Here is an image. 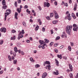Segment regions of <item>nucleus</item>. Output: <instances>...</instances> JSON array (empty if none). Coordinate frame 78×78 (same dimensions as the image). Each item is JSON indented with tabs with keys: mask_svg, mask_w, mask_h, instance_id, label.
Wrapping results in <instances>:
<instances>
[{
	"mask_svg": "<svg viewBox=\"0 0 78 78\" xmlns=\"http://www.w3.org/2000/svg\"><path fill=\"white\" fill-rule=\"evenodd\" d=\"M25 33V32L24 31V30H22V32H21L18 35V40H20V35H22V34H23Z\"/></svg>",
	"mask_w": 78,
	"mask_h": 78,
	"instance_id": "1",
	"label": "nucleus"
},
{
	"mask_svg": "<svg viewBox=\"0 0 78 78\" xmlns=\"http://www.w3.org/2000/svg\"><path fill=\"white\" fill-rule=\"evenodd\" d=\"M53 12L55 14V19H57L59 18V15L58 14V13L56 12L55 11H54Z\"/></svg>",
	"mask_w": 78,
	"mask_h": 78,
	"instance_id": "2",
	"label": "nucleus"
},
{
	"mask_svg": "<svg viewBox=\"0 0 78 78\" xmlns=\"http://www.w3.org/2000/svg\"><path fill=\"white\" fill-rule=\"evenodd\" d=\"M9 12H7L5 13V21H6V17H7V16H8L9 14Z\"/></svg>",
	"mask_w": 78,
	"mask_h": 78,
	"instance_id": "3",
	"label": "nucleus"
},
{
	"mask_svg": "<svg viewBox=\"0 0 78 78\" xmlns=\"http://www.w3.org/2000/svg\"><path fill=\"white\" fill-rule=\"evenodd\" d=\"M72 28V26L71 25L69 26V35H70V33H71V30Z\"/></svg>",
	"mask_w": 78,
	"mask_h": 78,
	"instance_id": "4",
	"label": "nucleus"
},
{
	"mask_svg": "<svg viewBox=\"0 0 78 78\" xmlns=\"http://www.w3.org/2000/svg\"><path fill=\"white\" fill-rule=\"evenodd\" d=\"M6 28H2L0 29V31L1 32H3L4 33H5L6 31Z\"/></svg>",
	"mask_w": 78,
	"mask_h": 78,
	"instance_id": "5",
	"label": "nucleus"
},
{
	"mask_svg": "<svg viewBox=\"0 0 78 78\" xmlns=\"http://www.w3.org/2000/svg\"><path fill=\"white\" fill-rule=\"evenodd\" d=\"M44 7H45V6H47V7H49L50 6V3H47L46 2H44Z\"/></svg>",
	"mask_w": 78,
	"mask_h": 78,
	"instance_id": "6",
	"label": "nucleus"
},
{
	"mask_svg": "<svg viewBox=\"0 0 78 78\" xmlns=\"http://www.w3.org/2000/svg\"><path fill=\"white\" fill-rule=\"evenodd\" d=\"M69 69H70V70H69V71H70V72H72V71H73V69H72V65H71V64H69Z\"/></svg>",
	"mask_w": 78,
	"mask_h": 78,
	"instance_id": "7",
	"label": "nucleus"
},
{
	"mask_svg": "<svg viewBox=\"0 0 78 78\" xmlns=\"http://www.w3.org/2000/svg\"><path fill=\"white\" fill-rule=\"evenodd\" d=\"M47 76V73H44L43 74L42 76V78H45Z\"/></svg>",
	"mask_w": 78,
	"mask_h": 78,
	"instance_id": "8",
	"label": "nucleus"
},
{
	"mask_svg": "<svg viewBox=\"0 0 78 78\" xmlns=\"http://www.w3.org/2000/svg\"><path fill=\"white\" fill-rule=\"evenodd\" d=\"M17 16H18V13L17 12H16L15 14V17L14 18L15 19L17 20L18 19V18L17 17Z\"/></svg>",
	"mask_w": 78,
	"mask_h": 78,
	"instance_id": "9",
	"label": "nucleus"
},
{
	"mask_svg": "<svg viewBox=\"0 0 78 78\" xmlns=\"http://www.w3.org/2000/svg\"><path fill=\"white\" fill-rule=\"evenodd\" d=\"M53 73L54 75H59V72L58 71V70H56V72H53Z\"/></svg>",
	"mask_w": 78,
	"mask_h": 78,
	"instance_id": "10",
	"label": "nucleus"
},
{
	"mask_svg": "<svg viewBox=\"0 0 78 78\" xmlns=\"http://www.w3.org/2000/svg\"><path fill=\"white\" fill-rule=\"evenodd\" d=\"M66 15H67L65 18V20H67L68 19V17H69V11H67L66 12Z\"/></svg>",
	"mask_w": 78,
	"mask_h": 78,
	"instance_id": "11",
	"label": "nucleus"
},
{
	"mask_svg": "<svg viewBox=\"0 0 78 78\" xmlns=\"http://www.w3.org/2000/svg\"><path fill=\"white\" fill-rule=\"evenodd\" d=\"M30 60L31 62H35V60H34L32 57L30 58Z\"/></svg>",
	"mask_w": 78,
	"mask_h": 78,
	"instance_id": "12",
	"label": "nucleus"
},
{
	"mask_svg": "<svg viewBox=\"0 0 78 78\" xmlns=\"http://www.w3.org/2000/svg\"><path fill=\"white\" fill-rule=\"evenodd\" d=\"M78 30V27H73V30H74V31H77Z\"/></svg>",
	"mask_w": 78,
	"mask_h": 78,
	"instance_id": "13",
	"label": "nucleus"
},
{
	"mask_svg": "<svg viewBox=\"0 0 78 78\" xmlns=\"http://www.w3.org/2000/svg\"><path fill=\"white\" fill-rule=\"evenodd\" d=\"M55 63L57 66H59V62L57 60V59H55Z\"/></svg>",
	"mask_w": 78,
	"mask_h": 78,
	"instance_id": "14",
	"label": "nucleus"
},
{
	"mask_svg": "<svg viewBox=\"0 0 78 78\" xmlns=\"http://www.w3.org/2000/svg\"><path fill=\"white\" fill-rule=\"evenodd\" d=\"M8 59L10 61H12V58L10 55H8Z\"/></svg>",
	"mask_w": 78,
	"mask_h": 78,
	"instance_id": "15",
	"label": "nucleus"
},
{
	"mask_svg": "<svg viewBox=\"0 0 78 78\" xmlns=\"http://www.w3.org/2000/svg\"><path fill=\"white\" fill-rule=\"evenodd\" d=\"M2 0H0V2L2 1ZM2 3L3 5H6V2H5V0H3Z\"/></svg>",
	"mask_w": 78,
	"mask_h": 78,
	"instance_id": "16",
	"label": "nucleus"
},
{
	"mask_svg": "<svg viewBox=\"0 0 78 78\" xmlns=\"http://www.w3.org/2000/svg\"><path fill=\"white\" fill-rule=\"evenodd\" d=\"M14 50L15 53H17V52L18 51V50H17V47H15L14 48Z\"/></svg>",
	"mask_w": 78,
	"mask_h": 78,
	"instance_id": "17",
	"label": "nucleus"
},
{
	"mask_svg": "<svg viewBox=\"0 0 78 78\" xmlns=\"http://www.w3.org/2000/svg\"><path fill=\"white\" fill-rule=\"evenodd\" d=\"M11 40H13V41H15V40H16V36L15 35L13 37H12L11 38Z\"/></svg>",
	"mask_w": 78,
	"mask_h": 78,
	"instance_id": "18",
	"label": "nucleus"
},
{
	"mask_svg": "<svg viewBox=\"0 0 78 78\" xmlns=\"http://www.w3.org/2000/svg\"><path fill=\"white\" fill-rule=\"evenodd\" d=\"M39 42L41 45H42V44H44V41H41V40H39Z\"/></svg>",
	"mask_w": 78,
	"mask_h": 78,
	"instance_id": "19",
	"label": "nucleus"
},
{
	"mask_svg": "<svg viewBox=\"0 0 78 78\" xmlns=\"http://www.w3.org/2000/svg\"><path fill=\"white\" fill-rule=\"evenodd\" d=\"M37 21H38V22L39 23V25H42V22L41 21V19H38L37 20Z\"/></svg>",
	"mask_w": 78,
	"mask_h": 78,
	"instance_id": "20",
	"label": "nucleus"
},
{
	"mask_svg": "<svg viewBox=\"0 0 78 78\" xmlns=\"http://www.w3.org/2000/svg\"><path fill=\"white\" fill-rule=\"evenodd\" d=\"M76 8H77V5L75 4V5L74 6V8L73 9V10L74 11H76Z\"/></svg>",
	"mask_w": 78,
	"mask_h": 78,
	"instance_id": "21",
	"label": "nucleus"
},
{
	"mask_svg": "<svg viewBox=\"0 0 78 78\" xmlns=\"http://www.w3.org/2000/svg\"><path fill=\"white\" fill-rule=\"evenodd\" d=\"M66 32L68 34H69V26H67V27H66Z\"/></svg>",
	"mask_w": 78,
	"mask_h": 78,
	"instance_id": "22",
	"label": "nucleus"
},
{
	"mask_svg": "<svg viewBox=\"0 0 78 78\" xmlns=\"http://www.w3.org/2000/svg\"><path fill=\"white\" fill-rule=\"evenodd\" d=\"M39 28V27L38 26V25H37V26L35 27V31H37L38 30V29Z\"/></svg>",
	"mask_w": 78,
	"mask_h": 78,
	"instance_id": "23",
	"label": "nucleus"
},
{
	"mask_svg": "<svg viewBox=\"0 0 78 78\" xmlns=\"http://www.w3.org/2000/svg\"><path fill=\"white\" fill-rule=\"evenodd\" d=\"M53 23L54 25H55L56 23H58V21L57 20H54L52 22Z\"/></svg>",
	"mask_w": 78,
	"mask_h": 78,
	"instance_id": "24",
	"label": "nucleus"
},
{
	"mask_svg": "<svg viewBox=\"0 0 78 78\" xmlns=\"http://www.w3.org/2000/svg\"><path fill=\"white\" fill-rule=\"evenodd\" d=\"M21 9L18 8L17 9V11H18V13H20L21 12Z\"/></svg>",
	"mask_w": 78,
	"mask_h": 78,
	"instance_id": "25",
	"label": "nucleus"
},
{
	"mask_svg": "<svg viewBox=\"0 0 78 78\" xmlns=\"http://www.w3.org/2000/svg\"><path fill=\"white\" fill-rule=\"evenodd\" d=\"M40 67V65L38 64H36L35 66V68H39Z\"/></svg>",
	"mask_w": 78,
	"mask_h": 78,
	"instance_id": "26",
	"label": "nucleus"
},
{
	"mask_svg": "<svg viewBox=\"0 0 78 78\" xmlns=\"http://www.w3.org/2000/svg\"><path fill=\"white\" fill-rule=\"evenodd\" d=\"M57 57H58V58H60V59H61L62 58V55H58Z\"/></svg>",
	"mask_w": 78,
	"mask_h": 78,
	"instance_id": "27",
	"label": "nucleus"
},
{
	"mask_svg": "<svg viewBox=\"0 0 78 78\" xmlns=\"http://www.w3.org/2000/svg\"><path fill=\"white\" fill-rule=\"evenodd\" d=\"M44 41H45V43H48V42H49V40H47L46 39H44Z\"/></svg>",
	"mask_w": 78,
	"mask_h": 78,
	"instance_id": "28",
	"label": "nucleus"
},
{
	"mask_svg": "<svg viewBox=\"0 0 78 78\" xmlns=\"http://www.w3.org/2000/svg\"><path fill=\"white\" fill-rule=\"evenodd\" d=\"M73 26L74 28L78 27V25H77L76 24H74Z\"/></svg>",
	"mask_w": 78,
	"mask_h": 78,
	"instance_id": "29",
	"label": "nucleus"
},
{
	"mask_svg": "<svg viewBox=\"0 0 78 78\" xmlns=\"http://www.w3.org/2000/svg\"><path fill=\"white\" fill-rule=\"evenodd\" d=\"M45 62H44V63H46V64H48V65L50 64V62L49 61H46Z\"/></svg>",
	"mask_w": 78,
	"mask_h": 78,
	"instance_id": "30",
	"label": "nucleus"
},
{
	"mask_svg": "<svg viewBox=\"0 0 78 78\" xmlns=\"http://www.w3.org/2000/svg\"><path fill=\"white\" fill-rule=\"evenodd\" d=\"M22 24L23 26L25 27H27V25L26 24L25 22H23Z\"/></svg>",
	"mask_w": 78,
	"mask_h": 78,
	"instance_id": "31",
	"label": "nucleus"
},
{
	"mask_svg": "<svg viewBox=\"0 0 78 78\" xmlns=\"http://www.w3.org/2000/svg\"><path fill=\"white\" fill-rule=\"evenodd\" d=\"M28 8V5H26L24 6V9H27Z\"/></svg>",
	"mask_w": 78,
	"mask_h": 78,
	"instance_id": "32",
	"label": "nucleus"
},
{
	"mask_svg": "<svg viewBox=\"0 0 78 78\" xmlns=\"http://www.w3.org/2000/svg\"><path fill=\"white\" fill-rule=\"evenodd\" d=\"M17 60L16 59L13 61V63L14 64H17Z\"/></svg>",
	"mask_w": 78,
	"mask_h": 78,
	"instance_id": "33",
	"label": "nucleus"
},
{
	"mask_svg": "<svg viewBox=\"0 0 78 78\" xmlns=\"http://www.w3.org/2000/svg\"><path fill=\"white\" fill-rule=\"evenodd\" d=\"M69 20H71V19H72V17H71V16H70V14H69Z\"/></svg>",
	"mask_w": 78,
	"mask_h": 78,
	"instance_id": "34",
	"label": "nucleus"
},
{
	"mask_svg": "<svg viewBox=\"0 0 78 78\" xmlns=\"http://www.w3.org/2000/svg\"><path fill=\"white\" fill-rule=\"evenodd\" d=\"M12 33H16V30H12Z\"/></svg>",
	"mask_w": 78,
	"mask_h": 78,
	"instance_id": "35",
	"label": "nucleus"
},
{
	"mask_svg": "<svg viewBox=\"0 0 78 78\" xmlns=\"http://www.w3.org/2000/svg\"><path fill=\"white\" fill-rule=\"evenodd\" d=\"M26 12H28L29 14H30V11H29V9H27L26 10Z\"/></svg>",
	"mask_w": 78,
	"mask_h": 78,
	"instance_id": "36",
	"label": "nucleus"
},
{
	"mask_svg": "<svg viewBox=\"0 0 78 78\" xmlns=\"http://www.w3.org/2000/svg\"><path fill=\"white\" fill-rule=\"evenodd\" d=\"M69 76L70 77V78H73V74H72V73L70 74Z\"/></svg>",
	"mask_w": 78,
	"mask_h": 78,
	"instance_id": "37",
	"label": "nucleus"
},
{
	"mask_svg": "<svg viewBox=\"0 0 78 78\" xmlns=\"http://www.w3.org/2000/svg\"><path fill=\"white\" fill-rule=\"evenodd\" d=\"M3 43V40H0V44L1 45H2V44Z\"/></svg>",
	"mask_w": 78,
	"mask_h": 78,
	"instance_id": "38",
	"label": "nucleus"
},
{
	"mask_svg": "<svg viewBox=\"0 0 78 78\" xmlns=\"http://www.w3.org/2000/svg\"><path fill=\"white\" fill-rule=\"evenodd\" d=\"M53 42H51L49 45V46L50 47H51L52 45H53Z\"/></svg>",
	"mask_w": 78,
	"mask_h": 78,
	"instance_id": "39",
	"label": "nucleus"
},
{
	"mask_svg": "<svg viewBox=\"0 0 78 78\" xmlns=\"http://www.w3.org/2000/svg\"><path fill=\"white\" fill-rule=\"evenodd\" d=\"M71 50H72V48L70 46H69V50L70 51H71Z\"/></svg>",
	"mask_w": 78,
	"mask_h": 78,
	"instance_id": "40",
	"label": "nucleus"
},
{
	"mask_svg": "<svg viewBox=\"0 0 78 78\" xmlns=\"http://www.w3.org/2000/svg\"><path fill=\"white\" fill-rule=\"evenodd\" d=\"M58 45V44H55L54 45V47H57Z\"/></svg>",
	"mask_w": 78,
	"mask_h": 78,
	"instance_id": "41",
	"label": "nucleus"
},
{
	"mask_svg": "<svg viewBox=\"0 0 78 78\" xmlns=\"http://www.w3.org/2000/svg\"><path fill=\"white\" fill-rule=\"evenodd\" d=\"M54 51H55L56 53H58V50L57 49H54Z\"/></svg>",
	"mask_w": 78,
	"mask_h": 78,
	"instance_id": "42",
	"label": "nucleus"
},
{
	"mask_svg": "<svg viewBox=\"0 0 78 78\" xmlns=\"http://www.w3.org/2000/svg\"><path fill=\"white\" fill-rule=\"evenodd\" d=\"M60 39V37L59 36H58L56 37V40H59Z\"/></svg>",
	"mask_w": 78,
	"mask_h": 78,
	"instance_id": "43",
	"label": "nucleus"
},
{
	"mask_svg": "<svg viewBox=\"0 0 78 78\" xmlns=\"http://www.w3.org/2000/svg\"><path fill=\"white\" fill-rule=\"evenodd\" d=\"M46 19L48 20H49L51 19L50 18V17H49V16H47L46 17Z\"/></svg>",
	"mask_w": 78,
	"mask_h": 78,
	"instance_id": "44",
	"label": "nucleus"
},
{
	"mask_svg": "<svg viewBox=\"0 0 78 78\" xmlns=\"http://www.w3.org/2000/svg\"><path fill=\"white\" fill-rule=\"evenodd\" d=\"M53 13H51L50 14V17H53Z\"/></svg>",
	"mask_w": 78,
	"mask_h": 78,
	"instance_id": "45",
	"label": "nucleus"
},
{
	"mask_svg": "<svg viewBox=\"0 0 78 78\" xmlns=\"http://www.w3.org/2000/svg\"><path fill=\"white\" fill-rule=\"evenodd\" d=\"M3 70H2L0 71V74L2 75V74H3Z\"/></svg>",
	"mask_w": 78,
	"mask_h": 78,
	"instance_id": "46",
	"label": "nucleus"
},
{
	"mask_svg": "<svg viewBox=\"0 0 78 78\" xmlns=\"http://www.w3.org/2000/svg\"><path fill=\"white\" fill-rule=\"evenodd\" d=\"M30 22H31V23H33V20L30 19L29 20Z\"/></svg>",
	"mask_w": 78,
	"mask_h": 78,
	"instance_id": "47",
	"label": "nucleus"
},
{
	"mask_svg": "<svg viewBox=\"0 0 78 78\" xmlns=\"http://www.w3.org/2000/svg\"><path fill=\"white\" fill-rule=\"evenodd\" d=\"M53 30H50L51 34H53Z\"/></svg>",
	"mask_w": 78,
	"mask_h": 78,
	"instance_id": "48",
	"label": "nucleus"
},
{
	"mask_svg": "<svg viewBox=\"0 0 78 78\" xmlns=\"http://www.w3.org/2000/svg\"><path fill=\"white\" fill-rule=\"evenodd\" d=\"M3 8V9H6V8H7V6H6V5L4 6Z\"/></svg>",
	"mask_w": 78,
	"mask_h": 78,
	"instance_id": "49",
	"label": "nucleus"
},
{
	"mask_svg": "<svg viewBox=\"0 0 78 78\" xmlns=\"http://www.w3.org/2000/svg\"><path fill=\"white\" fill-rule=\"evenodd\" d=\"M21 1L22 0H18V3H21Z\"/></svg>",
	"mask_w": 78,
	"mask_h": 78,
	"instance_id": "50",
	"label": "nucleus"
},
{
	"mask_svg": "<svg viewBox=\"0 0 78 78\" xmlns=\"http://www.w3.org/2000/svg\"><path fill=\"white\" fill-rule=\"evenodd\" d=\"M15 5L16 7L17 6V2L16 1L15 3Z\"/></svg>",
	"mask_w": 78,
	"mask_h": 78,
	"instance_id": "51",
	"label": "nucleus"
},
{
	"mask_svg": "<svg viewBox=\"0 0 78 78\" xmlns=\"http://www.w3.org/2000/svg\"><path fill=\"white\" fill-rule=\"evenodd\" d=\"M64 45H62L60 47V49H62V48H63V47H64Z\"/></svg>",
	"mask_w": 78,
	"mask_h": 78,
	"instance_id": "52",
	"label": "nucleus"
},
{
	"mask_svg": "<svg viewBox=\"0 0 78 78\" xmlns=\"http://www.w3.org/2000/svg\"><path fill=\"white\" fill-rule=\"evenodd\" d=\"M54 4L55 5H56H56H58V2H57L56 1H55L54 2Z\"/></svg>",
	"mask_w": 78,
	"mask_h": 78,
	"instance_id": "53",
	"label": "nucleus"
},
{
	"mask_svg": "<svg viewBox=\"0 0 78 78\" xmlns=\"http://www.w3.org/2000/svg\"><path fill=\"white\" fill-rule=\"evenodd\" d=\"M42 30L44 32L45 31V28H44V27H43L42 29Z\"/></svg>",
	"mask_w": 78,
	"mask_h": 78,
	"instance_id": "54",
	"label": "nucleus"
},
{
	"mask_svg": "<svg viewBox=\"0 0 78 78\" xmlns=\"http://www.w3.org/2000/svg\"><path fill=\"white\" fill-rule=\"evenodd\" d=\"M13 55L15 57H16V54L15 53H14V52H13Z\"/></svg>",
	"mask_w": 78,
	"mask_h": 78,
	"instance_id": "55",
	"label": "nucleus"
},
{
	"mask_svg": "<svg viewBox=\"0 0 78 78\" xmlns=\"http://www.w3.org/2000/svg\"><path fill=\"white\" fill-rule=\"evenodd\" d=\"M41 48H42V49H44V48H45V47H44V46L43 45V46H41Z\"/></svg>",
	"mask_w": 78,
	"mask_h": 78,
	"instance_id": "56",
	"label": "nucleus"
},
{
	"mask_svg": "<svg viewBox=\"0 0 78 78\" xmlns=\"http://www.w3.org/2000/svg\"><path fill=\"white\" fill-rule=\"evenodd\" d=\"M64 5H65L66 6H68V4H67V3H65Z\"/></svg>",
	"mask_w": 78,
	"mask_h": 78,
	"instance_id": "57",
	"label": "nucleus"
},
{
	"mask_svg": "<svg viewBox=\"0 0 78 78\" xmlns=\"http://www.w3.org/2000/svg\"><path fill=\"white\" fill-rule=\"evenodd\" d=\"M20 38H22V37H23V35H22V34L21 35H20Z\"/></svg>",
	"mask_w": 78,
	"mask_h": 78,
	"instance_id": "58",
	"label": "nucleus"
},
{
	"mask_svg": "<svg viewBox=\"0 0 78 78\" xmlns=\"http://www.w3.org/2000/svg\"><path fill=\"white\" fill-rule=\"evenodd\" d=\"M21 55H24V52L23 51H21Z\"/></svg>",
	"mask_w": 78,
	"mask_h": 78,
	"instance_id": "59",
	"label": "nucleus"
},
{
	"mask_svg": "<svg viewBox=\"0 0 78 78\" xmlns=\"http://www.w3.org/2000/svg\"><path fill=\"white\" fill-rule=\"evenodd\" d=\"M14 59H15V58L14 56H12V60H14Z\"/></svg>",
	"mask_w": 78,
	"mask_h": 78,
	"instance_id": "60",
	"label": "nucleus"
},
{
	"mask_svg": "<svg viewBox=\"0 0 78 78\" xmlns=\"http://www.w3.org/2000/svg\"><path fill=\"white\" fill-rule=\"evenodd\" d=\"M26 42H27V43H30V40H26Z\"/></svg>",
	"mask_w": 78,
	"mask_h": 78,
	"instance_id": "61",
	"label": "nucleus"
},
{
	"mask_svg": "<svg viewBox=\"0 0 78 78\" xmlns=\"http://www.w3.org/2000/svg\"><path fill=\"white\" fill-rule=\"evenodd\" d=\"M37 53V51L34 50V53Z\"/></svg>",
	"mask_w": 78,
	"mask_h": 78,
	"instance_id": "62",
	"label": "nucleus"
},
{
	"mask_svg": "<svg viewBox=\"0 0 78 78\" xmlns=\"http://www.w3.org/2000/svg\"><path fill=\"white\" fill-rule=\"evenodd\" d=\"M65 35L62 34V38H64V36Z\"/></svg>",
	"mask_w": 78,
	"mask_h": 78,
	"instance_id": "63",
	"label": "nucleus"
},
{
	"mask_svg": "<svg viewBox=\"0 0 78 78\" xmlns=\"http://www.w3.org/2000/svg\"><path fill=\"white\" fill-rule=\"evenodd\" d=\"M38 8L39 9V10H41V6H38Z\"/></svg>",
	"mask_w": 78,
	"mask_h": 78,
	"instance_id": "64",
	"label": "nucleus"
}]
</instances>
